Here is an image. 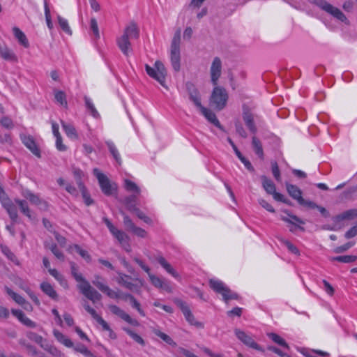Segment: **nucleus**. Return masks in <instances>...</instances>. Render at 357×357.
<instances>
[{
    "instance_id": "nucleus-1",
    "label": "nucleus",
    "mask_w": 357,
    "mask_h": 357,
    "mask_svg": "<svg viewBox=\"0 0 357 357\" xmlns=\"http://www.w3.org/2000/svg\"><path fill=\"white\" fill-rule=\"evenodd\" d=\"M308 1L310 3L317 6L321 10L331 15L336 20L344 23L347 25L350 24V22L346 15L338 8L333 6L326 0H308Z\"/></svg>"
},
{
    "instance_id": "nucleus-2",
    "label": "nucleus",
    "mask_w": 357,
    "mask_h": 357,
    "mask_svg": "<svg viewBox=\"0 0 357 357\" xmlns=\"http://www.w3.org/2000/svg\"><path fill=\"white\" fill-rule=\"evenodd\" d=\"M145 70L150 77L158 82L161 86H162L166 89H168V86L166 84V77L167 75V71L162 61L159 60L156 61L153 67L146 64Z\"/></svg>"
},
{
    "instance_id": "nucleus-3",
    "label": "nucleus",
    "mask_w": 357,
    "mask_h": 357,
    "mask_svg": "<svg viewBox=\"0 0 357 357\" xmlns=\"http://www.w3.org/2000/svg\"><path fill=\"white\" fill-rule=\"evenodd\" d=\"M181 30L178 29L174 33L170 47V59L173 69L178 72L181 68Z\"/></svg>"
},
{
    "instance_id": "nucleus-4",
    "label": "nucleus",
    "mask_w": 357,
    "mask_h": 357,
    "mask_svg": "<svg viewBox=\"0 0 357 357\" xmlns=\"http://www.w3.org/2000/svg\"><path fill=\"white\" fill-rule=\"evenodd\" d=\"M229 98L226 89L220 86H215L209 98L210 105L215 109L222 110L227 105Z\"/></svg>"
},
{
    "instance_id": "nucleus-5",
    "label": "nucleus",
    "mask_w": 357,
    "mask_h": 357,
    "mask_svg": "<svg viewBox=\"0 0 357 357\" xmlns=\"http://www.w3.org/2000/svg\"><path fill=\"white\" fill-rule=\"evenodd\" d=\"M93 173L97 178L100 189L104 195L106 196H112L117 191V185L115 183H112L108 177L98 168H94Z\"/></svg>"
},
{
    "instance_id": "nucleus-6",
    "label": "nucleus",
    "mask_w": 357,
    "mask_h": 357,
    "mask_svg": "<svg viewBox=\"0 0 357 357\" xmlns=\"http://www.w3.org/2000/svg\"><path fill=\"white\" fill-rule=\"evenodd\" d=\"M209 284L211 289L222 296L225 303H228L229 300L231 299L238 300L239 298L238 295L236 293H232L222 281L211 279Z\"/></svg>"
},
{
    "instance_id": "nucleus-7",
    "label": "nucleus",
    "mask_w": 357,
    "mask_h": 357,
    "mask_svg": "<svg viewBox=\"0 0 357 357\" xmlns=\"http://www.w3.org/2000/svg\"><path fill=\"white\" fill-rule=\"evenodd\" d=\"M175 304L180 307L186 321L192 326L197 328H204V324L202 322L198 321L195 319V316L192 313L189 307L182 300L176 298L174 300Z\"/></svg>"
},
{
    "instance_id": "nucleus-8",
    "label": "nucleus",
    "mask_w": 357,
    "mask_h": 357,
    "mask_svg": "<svg viewBox=\"0 0 357 357\" xmlns=\"http://www.w3.org/2000/svg\"><path fill=\"white\" fill-rule=\"evenodd\" d=\"M78 288L82 294L93 303H96L101 299V294L93 288L86 280L83 284H79Z\"/></svg>"
},
{
    "instance_id": "nucleus-9",
    "label": "nucleus",
    "mask_w": 357,
    "mask_h": 357,
    "mask_svg": "<svg viewBox=\"0 0 357 357\" xmlns=\"http://www.w3.org/2000/svg\"><path fill=\"white\" fill-rule=\"evenodd\" d=\"M130 278H131L130 276L123 274V273H119L117 282L119 284L123 286L124 287H126V289H128L130 291H135L137 293L139 292L140 287L144 284L143 280L138 278H136L135 279L136 281H137L140 284V286H138L137 284H134L128 280V279H130Z\"/></svg>"
},
{
    "instance_id": "nucleus-10",
    "label": "nucleus",
    "mask_w": 357,
    "mask_h": 357,
    "mask_svg": "<svg viewBox=\"0 0 357 357\" xmlns=\"http://www.w3.org/2000/svg\"><path fill=\"white\" fill-rule=\"evenodd\" d=\"M285 185L289 196L296 200L300 205L305 206L309 200H305L303 198L301 190L296 185L290 184L287 182L285 183Z\"/></svg>"
},
{
    "instance_id": "nucleus-11",
    "label": "nucleus",
    "mask_w": 357,
    "mask_h": 357,
    "mask_svg": "<svg viewBox=\"0 0 357 357\" xmlns=\"http://www.w3.org/2000/svg\"><path fill=\"white\" fill-rule=\"evenodd\" d=\"M185 86L189 96V99L195 104L197 108L200 109L203 106L201 103V97L198 89L190 82H188L185 84Z\"/></svg>"
},
{
    "instance_id": "nucleus-12",
    "label": "nucleus",
    "mask_w": 357,
    "mask_h": 357,
    "mask_svg": "<svg viewBox=\"0 0 357 357\" xmlns=\"http://www.w3.org/2000/svg\"><path fill=\"white\" fill-rule=\"evenodd\" d=\"M20 139L24 145L36 157L40 158V151L36 144L33 137L24 134L20 135Z\"/></svg>"
},
{
    "instance_id": "nucleus-13",
    "label": "nucleus",
    "mask_w": 357,
    "mask_h": 357,
    "mask_svg": "<svg viewBox=\"0 0 357 357\" xmlns=\"http://www.w3.org/2000/svg\"><path fill=\"white\" fill-rule=\"evenodd\" d=\"M222 62L219 57H215L211 66V78L213 85H218V81L221 75Z\"/></svg>"
},
{
    "instance_id": "nucleus-14",
    "label": "nucleus",
    "mask_w": 357,
    "mask_h": 357,
    "mask_svg": "<svg viewBox=\"0 0 357 357\" xmlns=\"http://www.w3.org/2000/svg\"><path fill=\"white\" fill-rule=\"evenodd\" d=\"M235 334L236 337L246 346L257 351H263L261 347L255 342L252 337L247 335L244 331L239 329H236Z\"/></svg>"
},
{
    "instance_id": "nucleus-15",
    "label": "nucleus",
    "mask_w": 357,
    "mask_h": 357,
    "mask_svg": "<svg viewBox=\"0 0 357 357\" xmlns=\"http://www.w3.org/2000/svg\"><path fill=\"white\" fill-rule=\"evenodd\" d=\"M243 119L250 131L252 133L255 134L257 129L254 122L253 115L250 107L245 104L243 105Z\"/></svg>"
},
{
    "instance_id": "nucleus-16",
    "label": "nucleus",
    "mask_w": 357,
    "mask_h": 357,
    "mask_svg": "<svg viewBox=\"0 0 357 357\" xmlns=\"http://www.w3.org/2000/svg\"><path fill=\"white\" fill-rule=\"evenodd\" d=\"M109 309L114 314L119 317L127 323L135 326H138L139 325V322L136 319L131 318L128 314L117 305H109Z\"/></svg>"
},
{
    "instance_id": "nucleus-17",
    "label": "nucleus",
    "mask_w": 357,
    "mask_h": 357,
    "mask_svg": "<svg viewBox=\"0 0 357 357\" xmlns=\"http://www.w3.org/2000/svg\"><path fill=\"white\" fill-rule=\"evenodd\" d=\"M122 36L129 39H137L139 36V29L137 24L133 21L130 22L126 26Z\"/></svg>"
},
{
    "instance_id": "nucleus-18",
    "label": "nucleus",
    "mask_w": 357,
    "mask_h": 357,
    "mask_svg": "<svg viewBox=\"0 0 357 357\" xmlns=\"http://www.w3.org/2000/svg\"><path fill=\"white\" fill-rule=\"evenodd\" d=\"M22 195L33 204L38 206L41 205L44 209H47L48 207L47 202L42 200L37 195L33 193L29 190L23 191Z\"/></svg>"
},
{
    "instance_id": "nucleus-19",
    "label": "nucleus",
    "mask_w": 357,
    "mask_h": 357,
    "mask_svg": "<svg viewBox=\"0 0 357 357\" xmlns=\"http://www.w3.org/2000/svg\"><path fill=\"white\" fill-rule=\"evenodd\" d=\"M199 110L209 122L213 123L220 130L225 131L224 127L220 124L219 120L217 119L216 115L213 112L204 107H202Z\"/></svg>"
},
{
    "instance_id": "nucleus-20",
    "label": "nucleus",
    "mask_w": 357,
    "mask_h": 357,
    "mask_svg": "<svg viewBox=\"0 0 357 357\" xmlns=\"http://www.w3.org/2000/svg\"><path fill=\"white\" fill-rule=\"evenodd\" d=\"M11 313L24 326L32 328L36 327V324L26 317L25 314L22 310L12 309Z\"/></svg>"
},
{
    "instance_id": "nucleus-21",
    "label": "nucleus",
    "mask_w": 357,
    "mask_h": 357,
    "mask_svg": "<svg viewBox=\"0 0 357 357\" xmlns=\"http://www.w3.org/2000/svg\"><path fill=\"white\" fill-rule=\"evenodd\" d=\"M149 278L152 283L157 288L162 289L167 292H172V287L169 283L162 281L160 278L151 273L149 275Z\"/></svg>"
},
{
    "instance_id": "nucleus-22",
    "label": "nucleus",
    "mask_w": 357,
    "mask_h": 357,
    "mask_svg": "<svg viewBox=\"0 0 357 357\" xmlns=\"http://www.w3.org/2000/svg\"><path fill=\"white\" fill-rule=\"evenodd\" d=\"M116 43L122 53L124 55H128L130 51L131 50V43L130 42V39L126 36H121L117 38Z\"/></svg>"
},
{
    "instance_id": "nucleus-23",
    "label": "nucleus",
    "mask_w": 357,
    "mask_h": 357,
    "mask_svg": "<svg viewBox=\"0 0 357 357\" xmlns=\"http://www.w3.org/2000/svg\"><path fill=\"white\" fill-rule=\"evenodd\" d=\"M3 207L7 211L13 222H16L18 218L17 208L16 205L13 202V201H9L6 204H4Z\"/></svg>"
},
{
    "instance_id": "nucleus-24",
    "label": "nucleus",
    "mask_w": 357,
    "mask_h": 357,
    "mask_svg": "<svg viewBox=\"0 0 357 357\" xmlns=\"http://www.w3.org/2000/svg\"><path fill=\"white\" fill-rule=\"evenodd\" d=\"M40 289L46 295L50 296L52 299L56 301L58 299V294L54 289L53 287L47 282H43L40 285Z\"/></svg>"
},
{
    "instance_id": "nucleus-25",
    "label": "nucleus",
    "mask_w": 357,
    "mask_h": 357,
    "mask_svg": "<svg viewBox=\"0 0 357 357\" xmlns=\"http://www.w3.org/2000/svg\"><path fill=\"white\" fill-rule=\"evenodd\" d=\"M15 204H18L21 212L26 215L29 219L33 220L34 217H33L31 214V211L28 206V203L25 200L15 199Z\"/></svg>"
},
{
    "instance_id": "nucleus-26",
    "label": "nucleus",
    "mask_w": 357,
    "mask_h": 357,
    "mask_svg": "<svg viewBox=\"0 0 357 357\" xmlns=\"http://www.w3.org/2000/svg\"><path fill=\"white\" fill-rule=\"evenodd\" d=\"M0 55L3 59L6 61H9L11 62L17 61V56L12 50L8 49L7 47H0Z\"/></svg>"
},
{
    "instance_id": "nucleus-27",
    "label": "nucleus",
    "mask_w": 357,
    "mask_h": 357,
    "mask_svg": "<svg viewBox=\"0 0 357 357\" xmlns=\"http://www.w3.org/2000/svg\"><path fill=\"white\" fill-rule=\"evenodd\" d=\"M158 262L162 266L167 273L171 274L174 278H178V273L172 267L167 260L162 256H158L156 257Z\"/></svg>"
},
{
    "instance_id": "nucleus-28",
    "label": "nucleus",
    "mask_w": 357,
    "mask_h": 357,
    "mask_svg": "<svg viewBox=\"0 0 357 357\" xmlns=\"http://www.w3.org/2000/svg\"><path fill=\"white\" fill-rule=\"evenodd\" d=\"M158 262L162 266L167 273L171 274L174 278H178V273L172 267L167 260L162 256H158L156 257Z\"/></svg>"
},
{
    "instance_id": "nucleus-29",
    "label": "nucleus",
    "mask_w": 357,
    "mask_h": 357,
    "mask_svg": "<svg viewBox=\"0 0 357 357\" xmlns=\"http://www.w3.org/2000/svg\"><path fill=\"white\" fill-rule=\"evenodd\" d=\"M261 178L265 191L269 195H273L276 191L274 183L266 176H261Z\"/></svg>"
},
{
    "instance_id": "nucleus-30",
    "label": "nucleus",
    "mask_w": 357,
    "mask_h": 357,
    "mask_svg": "<svg viewBox=\"0 0 357 357\" xmlns=\"http://www.w3.org/2000/svg\"><path fill=\"white\" fill-rule=\"evenodd\" d=\"M61 123L63 129L64 130L66 135L68 137L74 139H77L78 138V135L73 126H72L71 124H68L65 123L63 121H61Z\"/></svg>"
},
{
    "instance_id": "nucleus-31",
    "label": "nucleus",
    "mask_w": 357,
    "mask_h": 357,
    "mask_svg": "<svg viewBox=\"0 0 357 357\" xmlns=\"http://www.w3.org/2000/svg\"><path fill=\"white\" fill-rule=\"evenodd\" d=\"M15 37L18 40L19 43L24 47L29 46V41L25 34L17 27H13V29Z\"/></svg>"
},
{
    "instance_id": "nucleus-32",
    "label": "nucleus",
    "mask_w": 357,
    "mask_h": 357,
    "mask_svg": "<svg viewBox=\"0 0 357 357\" xmlns=\"http://www.w3.org/2000/svg\"><path fill=\"white\" fill-rule=\"evenodd\" d=\"M53 334L56 339L67 347H73V342L58 330H54Z\"/></svg>"
},
{
    "instance_id": "nucleus-33",
    "label": "nucleus",
    "mask_w": 357,
    "mask_h": 357,
    "mask_svg": "<svg viewBox=\"0 0 357 357\" xmlns=\"http://www.w3.org/2000/svg\"><path fill=\"white\" fill-rule=\"evenodd\" d=\"M252 145L255 153L263 160L264 155L261 141L254 136L252 139Z\"/></svg>"
},
{
    "instance_id": "nucleus-34",
    "label": "nucleus",
    "mask_w": 357,
    "mask_h": 357,
    "mask_svg": "<svg viewBox=\"0 0 357 357\" xmlns=\"http://www.w3.org/2000/svg\"><path fill=\"white\" fill-rule=\"evenodd\" d=\"M137 195H131L124 199L123 203L130 211L137 208Z\"/></svg>"
},
{
    "instance_id": "nucleus-35",
    "label": "nucleus",
    "mask_w": 357,
    "mask_h": 357,
    "mask_svg": "<svg viewBox=\"0 0 357 357\" xmlns=\"http://www.w3.org/2000/svg\"><path fill=\"white\" fill-rule=\"evenodd\" d=\"M70 270H71V274L75 278V280L78 282H81V284H83L86 281V280L82 276V275L79 273H78V268L76 265V264L73 261H71L70 263Z\"/></svg>"
},
{
    "instance_id": "nucleus-36",
    "label": "nucleus",
    "mask_w": 357,
    "mask_h": 357,
    "mask_svg": "<svg viewBox=\"0 0 357 357\" xmlns=\"http://www.w3.org/2000/svg\"><path fill=\"white\" fill-rule=\"evenodd\" d=\"M84 102H85V106H86L87 110L90 112V114H91V116L93 117H94L96 119H98L100 117V114L98 112V111L96 110L91 100L86 96L84 97Z\"/></svg>"
},
{
    "instance_id": "nucleus-37",
    "label": "nucleus",
    "mask_w": 357,
    "mask_h": 357,
    "mask_svg": "<svg viewBox=\"0 0 357 357\" xmlns=\"http://www.w3.org/2000/svg\"><path fill=\"white\" fill-rule=\"evenodd\" d=\"M42 348L55 357H63V354L54 346L49 344L47 341L42 345Z\"/></svg>"
},
{
    "instance_id": "nucleus-38",
    "label": "nucleus",
    "mask_w": 357,
    "mask_h": 357,
    "mask_svg": "<svg viewBox=\"0 0 357 357\" xmlns=\"http://www.w3.org/2000/svg\"><path fill=\"white\" fill-rule=\"evenodd\" d=\"M153 332L155 335L160 337L167 344H168L174 347H176V343L168 335H167L157 329H154L153 331Z\"/></svg>"
},
{
    "instance_id": "nucleus-39",
    "label": "nucleus",
    "mask_w": 357,
    "mask_h": 357,
    "mask_svg": "<svg viewBox=\"0 0 357 357\" xmlns=\"http://www.w3.org/2000/svg\"><path fill=\"white\" fill-rule=\"evenodd\" d=\"M305 206L313 209H317L322 215V216H324V218H328L330 216V213L326 210V208L317 205L315 202L309 200Z\"/></svg>"
},
{
    "instance_id": "nucleus-40",
    "label": "nucleus",
    "mask_w": 357,
    "mask_h": 357,
    "mask_svg": "<svg viewBox=\"0 0 357 357\" xmlns=\"http://www.w3.org/2000/svg\"><path fill=\"white\" fill-rule=\"evenodd\" d=\"M54 98L57 102H59L61 105L67 107L68 102L66 100V95L64 91L54 90Z\"/></svg>"
},
{
    "instance_id": "nucleus-41",
    "label": "nucleus",
    "mask_w": 357,
    "mask_h": 357,
    "mask_svg": "<svg viewBox=\"0 0 357 357\" xmlns=\"http://www.w3.org/2000/svg\"><path fill=\"white\" fill-rule=\"evenodd\" d=\"M26 337L31 341L35 342L38 344L41 347L42 345H44L45 342H46V340L43 339V337L32 331H29L26 333Z\"/></svg>"
},
{
    "instance_id": "nucleus-42",
    "label": "nucleus",
    "mask_w": 357,
    "mask_h": 357,
    "mask_svg": "<svg viewBox=\"0 0 357 357\" xmlns=\"http://www.w3.org/2000/svg\"><path fill=\"white\" fill-rule=\"evenodd\" d=\"M331 261H337L342 263H352L357 259V256L355 255H344L331 257Z\"/></svg>"
},
{
    "instance_id": "nucleus-43",
    "label": "nucleus",
    "mask_w": 357,
    "mask_h": 357,
    "mask_svg": "<svg viewBox=\"0 0 357 357\" xmlns=\"http://www.w3.org/2000/svg\"><path fill=\"white\" fill-rule=\"evenodd\" d=\"M267 335L275 343H277L278 344L284 347V348H287V349H289V347L288 345V344L286 342V341L282 338L280 335H278V334L276 333H268Z\"/></svg>"
},
{
    "instance_id": "nucleus-44",
    "label": "nucleus",
    "mask_w": 357,
    "mask_h": 357,
    "mask_svg": "<svg viewBox=\"0 0 357 357\" xmlns=\"http://www.w3.org/2000/svg\"><path fill=\"white\" fill-rule=\"evenodd\" d=\"M74 248L76 252L84 259H85L87 262H91V255L89 254V252L85 250H83L79 245L77 244H75L73 245H71L70 246V249L71 248Z\"/></svg>"
},
{
    "instance_id": "nucleus-45",
    "label": "nucleus",
    "mask_w": 357,
    "mask_h": 357,
    "mask_svg": "<svg viewBox=\"0 0 357 357\" xmlns=\"http://www.w3.org/2000/svg\"><path fill=\"white\" fill-rule=\"evenodd\" d=\"M45 248L50 249L57 259L61 261L64 260L63 254L59 250V249L57 248V245L55 243L48 244L45 243Z\"/></svg>"
},
{
    "instance_id": "nucleus-46",
    "label": "nucleus",
    "mask_w": 357,
    "mask_h": 357,
    "mask_svg": "<svg viewBox=\"0 0 357 357\" xmlns=\"http://www.w3.org/2000/svg\"><path fill=\"white\" fill-rule=\"evenodd\" d=\"M112 235L118 240L121 245H123L127 241H130L129 236L123 231L118 229L112 234Z\"/></svg>"
},
{
    "instance_id": "nucleus-47",
    "label": "nucleus",
    "mask_w": 357,
    "mask_h": 357,
    "mask_svg": "<svg viewBox=\"0 0 357 357\" xmlns=\"http://www.w3.org/2000/svg\"><path fill=\"white\" fill-rule=\"evenodd\" d=\"M106 144L114 158L119 164H121V158L114 144L110 141H107Z\"/></svg>"
},
{
    "instance_id": "nucleus-48",
    "label": "nucleus",
    "mask_w": 357,
    "mask_h": 357,
    "mask_svg": "<svg viewBox=\"0 0 357 357\" xmlns=\"http://www.w3.org/2000/svg\"><path fill=\"white\" fill-rule=\"evenodd\" d=\"M123 329L136 342H137L138 344H139L142 346H144L145 345V342H144V340H143V338L140 335H139L138 334L135 333L134 331H132V330H130L128 328H123Z\"/></svg>"
},
{
    "instance_id": "nucleus-49",
    "label": "nucleus",
    "mask_w": 357,
    "mask_h": 357,
    "mask_svg": "<svg viewBox=\"0 0 357 357\" xmlns=\"http://www.w3.org/2000/svg\"><path fill=\"white\" fill-rule=\"evenodd\" d=\"M125 188L127 191L134 192L137 195H139L141 192L140 188L137 184L128 179L125 180Z\"/></svg>"
},
{
    "instance_id": "nucleus-50",
    "label": "nucleus",
    "mask_w": 357,
    "mask_h": 357,
    "mask_svg": "<svg viewBox=\"0 0 357 357\" xmlns=\"http://www.w3.org/2000/svg\"><path fill=\"white\" fill-rule=\"evenodd\" d=\"M73 173L79 188L85 186L82 181V178L84 175L83 172L78 168L73 167Z\"/></svg>"
},
{
    "instance_id": "nucleus-51",
    "label": "nucleus",
    "mask_w": 357,
    "mask_h": 357,
    "mask_svg": "<svg viewBox=\"0 0 357 357\" xmlns=\"http://www.w3.org/2000/svg\"><path fill=\"white\" fill-rule=\"evenodd\" d=\"M57 19L59 24L62 29V30L65 31L66 33L71 35L72 31L68 25V21L66 19L61 17L60 15L57 16Z\"/></svg>"
},
{
    "instance_id": "nucleus-52",
    "label": "nucleus",
    "mask_w": 357,
    "mask_h": 357,
    "mask_svg": "<svg viewBox=\"0 0 357 357\" xmlns=\"http://www.w3.org/2000/svg\"><path fill=\"white\" fill-rule=\"evenodd\" d=\"M342 217L338 218L339 219L346 220H352L354 218H357V209H350L344 211V213L340 214Z\"/></svg>"
},
{
    "instance_id": "nucleus-53",
    "label": "nucleus",
    "mask_w": 357,
    "mask_h": 357,
    "mask_svg": "<svg viewBox=\"0 0 357 357\" xmlns=\"http://www.w3.org/2000/svg\"><path fill=\"white\" fill-rule=\"evenodd\" d=\"M342 217L338 218L339 219L346 220H352L354 218H357V209H350L344 211V213L340 214Z\"/></svg>"
},
{
    "instance_id": "nucleus-54",
    "label": "nucleus",
    "mask_w": 357,
    "mask_h": 357,
    "mask_svg": "<svg viewBox=\"0 0 357 357\" xmlns=\"http://www.w3.org/2000/svg\"><path fill=\"white\" fill-rule=\"evenodd\" d=\"M44 10L47 25L50 29H52L53 24L51 19L50 10L49 8L47 2L45 0L44 1Z\"/></svg>"
},
{
    "instance_id": "nucleus-55",
    "label": "nucleus",
    "mask_w": 357,
    "mask_h": 357,
    "mask_svg": "<svg viewBox=\"0 0 357 357\" xmlns=\"http://www.w3.org/2000/svg\"><path fill=\"white\" fill-rule=\"evenodd\" d=\"M84 203L86 206H90L93 204V200L91 198L89 193L85 186L79 188Z\"/></svg>"
},
{
    "instance_id": "nucleus-56",
    "label": "nucleus",
    "mask_w": 357,
    "mask_h": 357,
    "mask_svg": "<svg viewBox=\"0 0 357 357\" xmlns=\"http://www.w3.org/2000/svg\"><path fill=\"white\" fill-rule=\"evenodd\" d=\"M121 213L123 217V224L126 229L132 231L136 226L135 225V224L132 222V220L129 218L128 215H126L123 211H121Z\"/></svg>"
},
{
    "instance_id": "nucleus-57",
    "label": "nucleus",
    "mask_w": 357,
    "mask_h": 357,
    "mask_svg": "<svg viewBox=\"0 0 357 357\" xmlns=\"http://www.w3.org/2000/svg\"><path fill=\"white\" fill-rule=\"evenodd\" d=\"M281 220L285 222L292 224V225H296L294 222L301 224V225L305 224V222L302 219H301L300 218H298V216H296L295 215H291V218H287L284 216H281Z\"/></svg>"
},
{
    "instance_id": "nucleus-58",
    "label": "nucleus",
    "mask_w": 357,
    "mask_h": 357,
    "mask_svg": "<svg viewBox=\"0 0 357 357\" xmlns=\"http://www.w3.org/2000/svg\"><path fill=\"white\" fill-rule=\"evenodd\" d=\"M2 252L7 256V257L12 261L18 264L16 256L11 252V250L7 246H1Z\"/></svg>"
},
{
    "instance_id": "nucleus-59",
    "label": "nucleus",
    "mask_w": 357,
    "mask_h": 357,
    "mask_svg": "<svg viewBox=\"0 0 357 357\" xmlns=\"http://www.w3.org/2000/svg\"><path fill=\"white\" fill-rule=\"evenodd\" d=\"M131 212H134L139 219L142 220L146 223L150 224L151 222V218L147 217L139 208H135Z\"/></svg>"
},
{
    "instance_id": "nucleus-60",
    "label": "nucleus",
    "mask_w": 357,
    "mask_h": 357,
    "mask_svg": "<svg viewBox=\"0 0 357 357\" xmlns=\"http://www.w3.org/2000/svg\"><path fill=\"white\" fill-rule=\"evenodd\" d=\"M271 169H272V173H273L275 178L278 181H280V180H281L280 172L278 163L275 161L271 162Z\"/></svg>"
},
{
    "instance_id": "nucleus-61",
    "label": "nucleus",
    "mask_w": 357,
    "mask_h": 357,
    "mask_svg": "<svg viewBox=\"0 0 357 357\" xmlns=\"http://www.w3.org/2000/svg\"><path fill=\"white\" fill-rule=\"evenodd\" d=\"M101 291L106 294L111 298H119L120 297V292L113 291L107 285Z\"/></svg>"
},
{
    "instance_id": "nucleus-62",
    "label": "nucleus",
    "mask_w": 357,
    "mask_h": 357,
    "mask_svg": "<svg viewBox=\"0 0 357 357\" xmlns=\"http://www.w3.org/2000/svg\"><path fill=\"white\" fill-rule=\"evenodd\" d=\"M90 27H91V29L92 30L95 37L96 38H100L99 29H98L97 20L95 18L91 19Z\"/></svg>"
},
{
    "instance_id": "nucleus-63",
    "label": "nucleus",
    "mask_w": 357,
    "mask_h": 357,
    "mask_svg": "<svg viewBox=\"0 0 357 357\" xmlns=\"http://www.w3.org/2000/svg\"><path fill=\"white\" fill-rule=\"evenodd\" d=\"M74 350L77 352L81 353L84 355L86 357L91 352L86 346L84 344L79 343L75 347H74Z\"/></svg>"
},
{
    "instance_id": "nucleus-64",
    "label": "nucleus",
    "mask_w": 357,
    "mask_h": 357,
    "mask_svg": "<svg viewBox=\"0 0 357 357\" xmlns=\"http://www.w3.org/2000/svg\"><path fill=\"white\" fill-rule=\"evenodd\" d=\"M0 124L6 128H13V121L8 116H4L0 119Z\"/></svg>"
}]
</instances>
